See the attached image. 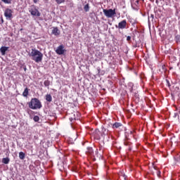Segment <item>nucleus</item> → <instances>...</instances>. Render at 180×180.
Returning <instances> with one entry per match:
<instances>
[{
	"label": "nucleus",
	"mask_w": 180,
	"mask_h": 180,
	"mask_svg": "<svg viewBox=\"0 0 180 180\" xmlns=\"http://www.w3.org/2000/svg\"><path fill=\"white\" fill-rule=\"evenodd\" d=\"M122 124L120 122H115L112 124V129H119V127H122Z\"/></svg>",
	"instance_id": "nucleus-13"
},
{
	"label": "nucleus",
	"mask_w": 180,
	"mask_h": 180,
	"mask_svg": "<svg viewBox=\"0 0 180 180\" xmlns=\"http://www.w3.org/2000/svg\"><path fill=\"white\" fill-rule=\"evenodd\" d=\"M98 155H99V150L98 149H96V150L95 151V155H93V156L98 157Z\"/></svg>",
	"instance_id": "nucleus-25"
},
{
	"label": "nucleus",
	"mask_w": 180,
	"mask_h": 180,
	"mask_svg": "<svg viewBox=\"0 0 180 180\" xmlns=\"http://www.w3.org/2000/svg\"><path fill=\"white\" fill-rule=\"evenodd\" d=\"M154 174H156L158 178L161 176V172L158 169V167L155 166H153V170H152V174L154 175Z\"/></svg>",
	"instance_id": "nucleus-8"
},
{
	"label": "nucleus",
	"mask_w": 180,
	"mask_h": 180,
	"mask_svg": "<svg viewBox=\"0 0 180 180\" xmlns=\"http://www.w3.org/2000/svg\"><path fill=\"white\" fill-rule=\"evenodd\" d=\"M30 13L32 16H40V11L37 8H32L30 10Z\"/></svg>",
	"instance_id": "nucleus-7"
},
{
	"label": "nucleus",
	"mask_w": 180,
	"mask_h": 180,
	"mask_svg": "<svg viewBox=\"0 0 180 180\" xmlns=\"http://www.w3.org/2000/svg\"><path fill=\"white\" fill-rule=\"evenodd\" d=\"M121 176H122V178H123L124 180H127V176H126V174H122Z\"/></svg>",
	"instance_id": "nucleus-26"
},
{
	"label": "nucleus",
	"mask_w": 180,
	"mask_h": 180,
	"mask_svg": "<svg viewBox=\"0 0 180 180\" xmlns=\"http://www.w3.org/2000/svg\"><path fill=\"white\" fill-rule=\"evenodd\" d=\"M56 54H58V56H62V54H64L65 53V49H64V45H60L58 46V48L56 50Z\"/></svg>",
	"instance_id": "nucleus-4"
},
{
	"label": "nucleus",
	"mask_w": 180,
	"mask_h": 180,
	"mask_svg": "<svg viewBox=\"0 0 180 180\" xmlns=\"http://www.w3.org/2000/svg\"><path fill=\"white\" fill-rule=\"evenodd\" d=\"M103 12L105 15V16H106V18H113V16H115V15H116V9H103Z\"/></svg>",
	"instance_id": "nucleus-3"
},
{
	"label": "nucleus",
	"mask_w": 180,
	"mask_h": 180,
	"mask_svg": "<svg viewBox=\"0 0 180 180\" xmlns=\"http://www.w3.org/2000/svg\"><path fill=\"white\" fill-rule=\"evenodd\" d=\"M13 11L11 8H6L4 11V16L6 19H11L12 18Z\"/></svg>",
	"instance_id": "nucleus-6"
},
{
	"label": "nucleus",
	"mask_w": 180,
	"mask_h": 180,
	"mask_svg": "<svg viewBox=\"0 0 180 180\" xmlns=\"http://www.w3.org/2000/svg\"><path fill=\"white\" fill-rule=\"evenodd\" d=\"M70 122H72V120H75V117H70Z\"/></svg>",
	"instance_id": "nucleus-28"
},
{
	"label": "nucleus",
	"mask_w": 180,
	"mask_h": 180,
	"mask_svg": "<svg viewBox=\"0 0 180 180\" xmlns=\"http://www.w3.org/2000/svg\"><path fill=\"white\" fill-rule=\"evenodd\" d=\"M95 139H96L97 140H99L101 139V132L99 131V129H96L95 131Z\"/></svg>",
	"instance_id": "nucleus-14"
},
{
	"label": "nucleus",
	"mask_w": 180,
	"mask_h": 180,
	"mask_svg": "<svg viewBox=\"0 0 180 180\" xmlns=\"http://www.w3.org/2000/svg\"><path fill=\"white\" fill-rule=\"evenodd\" d=\"M124 146H129V143L128 142H124Z\"/></svg>",
	"instance_id": "nucleus-29"
},
{
	"label": "nucleus",
	"mask_w": 180,
	"mask_h": 180,
	"mask_svg": "<svg viewBox=\"0 0 180 180\" xmlns=\"http://www.w3.org/2000/svg\"><path fill=\"white\" fill-rule=\"evenodd\" d=\"M29 56L32 57V60L35 61V63H41L43 60V53L37 49H32Z\"/></svg>",
	"instance_id": "nucleus-1"
},
{
	"label": "nucleus",
	"mask_w": 180,
	"mask_h": 180,
	"mask_svg": "<svg viewBox=\"0 0 180 180\" xmlns=\"http://www.w3.org/2000/svg\"><path fill=\"white\" fill-rule=\"evenodd\" d=\"M29 96V89L25 88L22 93V96H24L25 98H27V96Z\"/></svg>",
	"instance_id": "nucleus-15"
},
{
	"label": "nucleus",
	"mask_w": 180,
	"mask_h": 180,
	"mask_svg": "<svg viewBox=\"0 0 180 180\" xmlns=\"http://www.w3.org/2000/svg\"><path fill=\"white\" fill-rule=\"evenodd\" d=\"M130 40H131V37L128 36V37H127V41H130Z\"/></svg>",
	"instance_id": "nucleus-27"
},
{
	"label": "nucleus",
	"mask_w": 180,
	"mask_h": 180,
	"mask_svg": "<svg viewBox=\"0 0 180 180\" xmlns=\"http://www.w3.org/2000/svg\"><path fill=\"white\" fill-rule=\"evenodd\" d=\"M150 18H151L152 19H154V15L151 14V15H150Z\"/></svg>",
	"instance_id": "nucleus-31"
},
{
	"label": "nucleus",
	"mask_w": 180,
	"mask_h": 180,
	"mask_svg": "<svg viewBox=\"0 0 180 180\" xmlns=\"http://www.w3.org/2000/svg\"><path fill=\"white\" fill-rule=\"evenodd\" d=\"M56 2L60 5V4H64L65 2V0H55Z\"/></svg>",
	"instance_id": "nucleus-22"
},
{
	"label": "nucleus",
	"mask_w": 180,
	"mask_h": 180,
	"mask_svg": "<svg viewBox=\"0 0 180 180\" xmlns=\"http://www.w3.org/2000/svg\"><path fill=\"white\" fill-rule=\"evenodd\" d=\"M9 49V47L8 46H1L0 48V52L1 53L2 56H5L6 54V51Z\"/></svg>",
	"instance_id": "nucleus-11"
},
{
	"label": "nucleus",
	"mask_w": 180,
	"mask_h": 180,
	"mask_svg": "<svg viewBox=\"0 0 180 180\" xmlns=\"http://www.w3.org/2000/svg\"><path fill=\"white\" fill-rule=\"evenodd\" d=\"M46 101L47 102H51V101H53V97H51V94H46Z\"/></svg>",
	"instance_id": "nucleus-16"
},
{
	"label": "nucleus",
	"mask_w": 180,
	"mask_h": 180,
	"mask_svg": "<svg viewBox=\"0 0 180 180\" xmlns=\"http://www.w3.org/2000/svg\"><path fill=\"white\" fill-rule=\"evenodd\" d=\"M108 133H106V129L105 128H102V134L101 136H106Z\"/></svg>",
	"instance_id": "nucleus-24"
},
{
	"label": "nucleus",
	"mask_w": 180,
	"mask_h": 180,
	"mask_svg": "<svg viewBox=\"0 0 180 180\" xmlns=\"http://www.w3.org/2000/svg\"><path fill=\"white\" fill-rule=\"evenodd\" d=\"M1 23H4V18H1Z\"/></svg>",
	"instance_id": "nucleus-32"
},
{
	"label": "nucleus",
	"mask_w": 180,
	"mask_h": 180,
	"mask_svg": "<svg viewBox=\"0 0 180 180\" xmlns=\"http://www.w3.org/2000/svg\"><path fill=\"white\" fill-rule=\"evenodd\" d=\"M25 153H23V152H20L19 153V158H20V160H25Z\"/></svg>",
	"instance_id": "nucleus-17"
},
{
	"label": "nucleus",
	"mask_w": 180,
	"mask_h": 180,
	"mask_svg": "<svg viewBox=\"0 0 180 180\" xmlns=\"http://www.w3.org/2000/svg\"><path fill=\"white\" fill-rule=\"evenodd\" d=\"M84 9L85 12H89V4H87L84 6Z\"/></svg>",
	"instance_id": "nucleus-19"
},
{
	"label": "nucleus",
	"mask_w": 180,
	"mask_h": 180,
	"mask_svg": "<svg viewBox=\"0 0 180 180\" xmlns=\"http://www.w3.org/2000/svg\"><path fill=\"white\" fill-rule=\"evenodd\" d=\"M37 1L39 0H33L34 4H37Z\"/></svg>",
	"instance_id": "nucleus-30"
},
{
	"label": "nucleus",
	"mask_w": 180,
	"mask_h": 180,
	"mask_svg": "<svg viewBox=\"0 0 180 180\" xmlns=\"http://www.w3.org/2000/svg\"><path fill=\"white\" fill-rule=\"evenodd\" d=\"M60 30H58V27H53L52 30V34H54V36H60Z\"/></svg>",
	"instance_id": "nucleus-10"
},
{
	"label": "nucleus",
	"mask_w": 180,
	"mask_h": 180,
	"mask_svg": "<svg viewBox=\"0 0 180 180\" xmlns=\"http://www.w3.org/2000/svg\"><path fill=\"white\" fill-rule=\"evenodd\" d=\"M126 26H127V21H126V20H123L122 21L118 23V26L116 25V27H117L118 29H126Z\"/></svg>",
	"instance_id": "nucleus-5"
},
{
	"label": "nucleus",
	"mask_w": 180,
	"mask_h": 180,
	"mask_svg": "<svg viewBox=\"0 0 180 180\" xmlns=\"http://www.w3.org/2000/svg\"><path fill=\"white\" fill-rule=\"evenodd\" d=\"M28 106L30 109L36 110V109H41L42 105H41V102H40V100L36 98H33L31 99L30 102L28 103Z\"/></svg>",
	"instance_id": "nucleus-2"
},
{
	"label": "nucleus",
	"mask_w": 180,
	"mask_h": 180,
	"mask_svg": "<svg viewBox=\"0 0 180 180\" xmlns=\"http://www.w3.org/2000/svg\"><path fill=\"white\" fill-rule=\"evenodd\" d=\"M44 86H50V80L47 79L45 80L44 82Z\"/></svg>",
	"instance_id": "nucleus-20"
},
{
	"label": "nucleus",
	"mask_w": 180,
	"mask_h": 180,
	"mask_svg": "<svg viewBox=\"0 0 180 180\" xmlns=\"http://www.w3.org/2000/svg\"><path fill=\"white\" fill-rule=\"evenodd\" d=\"M86 154H87V155H90V157L94 156V149L91 147H88Z\"/></svg>",
	"instance_id": "nucleus-12"
},
{
	"label": "nucleus",
	"mask_w": 180,
	"mask_h": 180,
	"mask_svg": "<svg viewBox=\"0 0 180 180\" xmlns=\"http://www.w3.org/2000/svg\"><path fill=\"white\" fill-rule=\"evenodd\" d=\"M3 164H9V158H4L2 159Z\"/></svg>",
	"instance_id": "nucleus-18"
},
{
	"label": "nucleus",
	"mask_w": 180,
	"mask_h": 180,
	"mask_svg": "<svg viewBox=\"0 0 180 180\" xmlns=\"http://www.w3.org/2000/svg\"><path fill=\"white\" fill-rule=\"evenodd\" d=\"M1 1L4 2V4H12V0H1Z\"/></svg>",
	"instance_id": "nucleus-21"
},
{
	"label": "nucleus",
	"mask_w": 180,
	"mask_h": 180,
	"mask_svg": "<svg viewBox=\"0 0 180 180\" xmlns=\"http://www.w3.org/2000/svg\"><path fill=\"white\" fill-rule=\"evenodd\" d=\"M98 150L100 151L99 155H97L98 158H102L103 157V151H105V148L103 146H100L98 148Z\"/></svg>",
	"instance_id": "nucleus-9"
},
{
	"label": "nucleus",
	"mask_w": 180,
	"mask_h": 180,
	"mask_svg": "<svg viewBox=\"0 0 180 180\" xmlns=\"http://www.w3.org/2000/svg\"><path fill=\"white\" fill-rule=\"evenodd\" d=\"M33 120L34 122H39L40 120V117H39V116L37 115H35L34 117H33Z\"/></svg>",
	"instance_id": "nucleus-23"
},
{
	"label": "nucleus",
	"mask_w": 180,
	"mask_h": 180,
	"mask_svg": "<svg viewBox=\"0 0 180 180\" xmlns=\"http://www.w3.org/2000/svg\"><path fill=\"white\" fill-rule=\"evenodd\" d=\"M136 3L139 4V1H136Z\"/></svg>",
	"instance_id": "nucleus-33"
}]
</instances>
